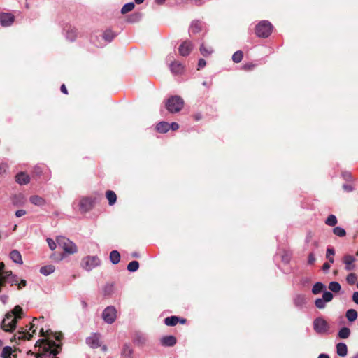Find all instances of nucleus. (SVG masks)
<instances>
[{"label": "nucleus", "instance_id": "nucleus-1", "mask_svg": "<svg viewBox=\"0 0 358 358\" xmlns=\"http://www.w3.org/2000/svg\"><path fill=\"white\" fill-rule=\"evenodd\" d=\"M36 346L43 347L41 353L36 354V358H58L56 357L61 350V344L48 338L39 339Z\"/></svg>", "mask_w": 358, "mask_h": 358}, {"label": "nucleus", "instance_id": "nucleus-2", "mask_svg": "<svg viewBox=\"0 0 358 358\" xmlns=\"http://www.w3.org/2000/svg\"><path fill=\"white\" fill-rule=\"evenodd\" d=\"M4 264L0 262V292L6 284L10 285H17L18 289L25 287L27 282L25 280H19L16 275H13L11 271H4Z\"/></svg>", "mask_w": 358, "mask_h": 358}, {"label": "nucleus", "instance_id": "nucleus-3", "mask_svg": "<svg viewBox=\"0 0 358 358\" xmlns=\"http://www.w3.org/2000/svg\"><path fill=\"white\" fill-rule=\"evenodd\" d=\"M23 315V310L19 306H16L14 309L8 313L1 323V328L5 331H12L16 327V323L18 319H21Z\"/></svg>", "mask_w": 358, "mask_h": 358}, {"label": "nucleus", "instance_id": "nucleus-4", "mask_svg": "<svg viewBox=\"0 0 358 358\" xmlns=\"http://www.w3.org/2000/svg\"><path fill=\"white\" fill-rule=\"evenodd\" d=\"M183 106L184 101L179 96H172L169 97L165 103L166 108L171 113H178L182 110Z\"/></svg>", "mask_w": 358, "mask_h": 358}, {"label": "nucleus", "instance_id": "nucleus-5", "mask_svg": "<svg viewBox=\"0 0 358 358\" xmlns=\"http://www.w3.org/2000/svg\"><path fill=\"white\" fill-rule=\"evenodd\" d=\"M272 30L271 23L267 20H262L257 24L255 33L258 37L267 38L271 35Z\"/></svg>", "mask_w": 358, "mask_h": 358}, {"label": "nucleus", "instance_id": "nucleus-6", "mask_svg": "<svg viewBox=\"0 0 358 358\" xmlns=\"http://www.w3.org/2000/svg\"><path fill=\"white\" fill-rule=\"evenodd\" d=\"M59 247L66 253L74 254L77 252V247L74 243L64 236H58L56 239Z\"/></svg>", "mask_w": 358, "mask_h": 358}, {"label": "nucleus", "instance_id": "nucleus-7", "mask_svg": "<svg viewBox=\"0 0 358 358\" xmlns=\"http://www.w3.org/2000/svg\"><path fill=\"white\" fill-rule=\"evenodd\" d=\"M330 326L322 317H319L313 321V329L318 334H326L329 333Z\"/></svg>", "mask_w": 358, "mask_h": 358}, {"label": "nucleus", "instance_id": "nucleus-8", "mask_svg": "<svg viewBox=\"0 0 358 358\" xmlns=\"http://www.w3.org/2000/svg\"><path fill=\"white\" fill-rule=\"evenodd\" d=\"M100 264L101 261L97 256H87L84 257L81 262L82 267L87 271H92L99 266Z\"/></svg>", "mask_w": 358, "mask_h": 358}, {"label": "nucleus", "instance_id": "nucleus-9", "mask_svg": "<svg viewBox=\"0 0 358 358\" xmlns=\"http://www.w3.org/2000/svg\"><path fill=\"white\" fill-rule=\"evenodd\" d=\"M116 309L113 306H108L102 313L103 320L108 324H112L116 319Z\"/></svg>", "mask_w": 358, "mask_h": 358}, {"label": "nucleus", "instance_id": "nucleus-10", "mask_svg": "<svg viewBox=\"0 0 358 358\" xmlns=\"http://www.w3.org/2000/svg\"><path fill=\"white\" fill-rule=\"evenodd\" d=\"M333 294L329 291H324L322 298H318L315 301V306L319 309H323L326 307V303L330 302L333 299Z\"/></svg>", "mask_w": 358, "mask_h": 358}, {"label": "nucleus", "instance_id": "nucleus-11", "mask_svg": "<svg viewBox=\"0 0 358 358\" xmlns=\"http://www.w3.org/2000/svg\"><path fill=\"white\" fill-rule=\"evenodd\" d=\"M356 259L350 255L343 256L342 262L345 264V269L347 271H352L355 270L356 265L355 264Z\"/></svg>", "mask_w": 358, "mask_h": 358}, {"label": "nucleus", "instance_id": "nucleus-12", "mask_svg": "<svg viewBox=\"0 0 358 358\" xmlns=\"http://www.w3.org/2000/svg\"><path fill=\"white\" fill-rule=\"evenodd\" d=\"M193 49V44L190 41H183L178 48L179 54L182 57L188 56Z\"/></svg>", "mask_w": 358, "mask_h": 358}, {"label": "nucleus", "instance_id": "nucleus-13", "mask_svg": "<svg viewBox=\"0 0 358 358\" xmlns=\"http://www.w3.org/2000/svg\"><path fill=\"white\" fill-rule=\"evenodd\" d=\"M94 199L89 197L83 198L80 201L79 207L82 212H88L92 209L94 206Z\"/></svg>", "mask_w": 358, "mask_h": 358}, {"label": "nucleus", "instance_id": "nucleus-14", "mask_svg": "<svg viewBox=\"0 0 358 358\" xmlns=\"http://www.w3.org/2000/svg\"><path fill=\"white\" fill-rule=\"evenodd\" d=\"M15 17L13 14L8 13H0V23L3 27H10L13 24Z\"/></svg>", "mask_w": 358, "mask_h": 358}, {"label": "nucleus", "instance_id": "nucleus-15", "mask_svg": "<svg viewBox=\"0 0 358 358\" xmlns=\"http://www.w3.org/2000/svg\"><path fill=\"white\" fill-rule=\"evenodd\" d=\"M86 343L92 348H97L101 346L100 335L99 334H92L86 338Z\"/></svg>", "mask_w": 358, "mask_h": 358}, {"label": "nucleus", "instance_id": "nucleus-16", "mask_svg": "<svg viewBox=\"0 0 358 358\" xmlns=\"http://www.w3.org/2000/svg\"><path fill=\"white\" fill-rule=\"evenodd\" d=\"M30 330L31 329H29V327L28 328V326H27L26 328H22V329L15 335V337L19 340H30L33 334L36 332V329H33L32 333H30Z\"/></svg>", "mask_w": 358, "mask_h": 358}, {"label": "nucleus", "instance_id": "nucleus-17", "mask_svg": "<svg viewBox=\"0 0 358 358\" xmlns=\"http://www.w3.org/2000/svg\"><path fill=\"white\" fill-rule=\"evenodd\" d=\"M171 71L173 74H181L184 71V66L178 61H171L169 64Z\"/></svg>", "mask_w": 358, "mask_h": 358}, {"label": "nucleus", "instance_id": "nucleus-18", "mask_svg": "<svg viewBox=\"0 0 358 358\" xmlns=\"http://www.w3.org/2000/svg\"><path fill=\"white\" fill-rule=\"evenodd\" d=\"M15 180L20 185H27L29 182L30 178L29 175L26 174L25 173L20 172L16 175Z\"/></svg>", "mask_w": 358, "mask_h": 358}, {"label": "nucleus", "instance_id": "nucleus-19", "mask_svg": "<svg viewBox=\"0 0 358 358\" xmlns=\"http://www.w3.org/2000/svg\"><path fill=\"white\" fill-rule=\"evenodd\" d=\"M10 259L15 264H22L23 261L22 259V255L20 252L17 250H13L10 252Z\"/></svg>", "mask_w": 358, "mask_h": 358}, {"label": "nucleus", "instance_id": "nucleus-20", "mask_svg": "<svg viewBox=\"0 0 358 358\" xmlns=\"http://www.w3.org/2000/svg\"><path fill=\"white\" fill-rule=\"evenodd\" d=\"M161 343L164 346L171 347L176 343V338L173 336H166L162 338Z\"/></svg>", "mask_w": 358, "mask_h": 358}, {"label": "nucleus", "instance_id": "nucleus-21", "mask_svg": "<svg viewBox=\"0 0 358 358\" xmlns=\"http://www.w3.org/2000/svg\"><path fill=\"white\" fill-rule=\"evenodd\" d=\"M133 341L135 344L141 345L145 343L147 338L145 334L136 332L134 336Z\"/></svg>", "mask_w": 358, "mask_h": 358}, {"label": "nucleus", "instance_id": "nucleus-22", "mask_svg": "<svg viewBox=\"0 0 358 358\" xmlns=\"http://www.w3.org/2000/svg\"><path fill=\"white\" fill-rule=\"evenodd\" d=\"M336 353L340 357H345L348 354V347L344 343H338L336 345Z\"/></svg>", "mask_w": 358, "mask_h": 358}, {"label": "nucleus", "instance_id": "nucleus-23", "mask_svg": "<svg viewBox=\"0 0 358 358\" xmlns=\"http://www.w3.org/2000/svg\"><path fill=\"white\" fill-rule=\"evenodd\" d=\"M294 303L296 307L301 308L306 303V298L303 294H297L294 298Z\"/></svg>", "mask_w": 358, "mask_h": 358}, {"label": "nucleus", "instance_id": "nucleus-24", "mask_svg": "<svg viewBox=\"0 0 358 358\" xmlns=\"http://www.w3.org/2000/svg\"><path fill=\"white\" fill-rule=\"evenodd\" d=\"M201 31V22L199 20L193 21L190 25L189 31L190 34H196Z\"/></svg>", "mask_w": 358, "mask_h": 358}, {"label": "nucleus", "instance_id": "nucleus-25", "mask_svg": "<svg viewBox=\"0 0 358 358\" xmlns=\"http://www.w3.org/2000/svg\"><path fill=\"white\" fill-rule=\"evenodd\" d=\"M133 349L129 344H124L122 349L121 355L123 358H132Z\"/></svg>", "mask_w": 358, "mask_h": 358}, {"label": "nucleus", "instance_id": "nucleus-26", "mask_svg": "<svg viewBox=\"0 0 358 358\" xmlns=\"http://www.w3.org/2000/svg\"><path fill=\"white\" fill-rule=\"evenodd\" d=\"M29 201L32 204L37 206H43L45 204V200L38 195L30 196Z\"/></svg>", "mask_w": 358, "mask_h": 358}, {"label": "nucleus", "instance_id": "nucleus-27", "mask_svg": "<svg viewBox=\"0 0 358 358\" xmlns=\"http://www.w3.org/2000/svg\"><path fill=\"white\" fill-rule=\"evenodd\" d=\"M156 129L159 133H166L170 129L169 123L167 122H160L156 126Z\"/></svg>", "mask_w": 358, "mask_h": 358}, {"label": "nucleus", "instance_id": "nucleus-28", "mask_svg": "<svg viewBox=\"0 0 358 358\" xmlns=\"http://www.w3.org/2000/svg\"><path fill=\"white\" fill-rule=\"evenodd\" d=\"M326 289V286L320 282H316L312 287V293L313 294H318L322 292H324Z\"/></svg>", "mask_w": 358, "mask_h": 358}, {"label": "nucleus", "instance_id": "nucleus-29", "mask_svg": "<svg viewBox=\"0 0 358 358\" xmlns=\"http://www.w3.org/2000/svg\"><path fill=\"white\" fill-rule=\"evenodd\" d=\"M77 37V31L73 27H70L66 30V38L70 41H74Z\"/></svg>", "mask_w": 358, "mask_h": 358}, {"label": "nucleus", "instance_id": "nucleus-30", "mask_svg": "<svg viewBox=\"0 0 358 358\" xmlns=\"http://www.w3.org/2000/svg\"><path fill=\"white\" fill-rule=\"evenodd\" d=\"M106 196L108 201V204L113 206L117 201L116 194L112 190H108L106 192Z\"/></svg>", "mask_w": 358, "mask_h": 358}, {"label": "nucleus", "instance_id": "nucleus-31", "mask_svg": "<svg viewBox=\"0 0 358 358\" xmlns=\"http://www.w3.org/2000/svg\"><path fill=\"white\" fill-rule=\"evenodd\" d=\"M180 317L178 316L167 317L164 319V324L167 326H175L179 322Z\"/></svg>", "mask_w": 358, "mask_h": 358}, {"label": "nucleus", "instance_id": "nucleus-32", "mask_svg": "<svg viewBox=\"0 0 358 358\" xmlns=\"http://www.w3.org/2000/svg\"><path fill=\"white\" fill-rule=\"evenodd\" d=\"M116 36V34L113 32L110 29L105 31L102 35L103 38L107 42H111Z\"/></svg>", "mask_w": 358, "mask_h": 358}, {"label": "nucleus", "instance_id": "nucleus-33", "mask_svg": "<svg viewBox=\"0 0 358 358\" xmlns=\"http://www.w3.org/2000/svg\"><path fill=\"white\" fill-rule=\"evenodd\" d=\"M110 260L113 264H117L120 261V254L117 250H113L110 253Z\"/></svg>", "mask_w": 358, "mask_h": 358}, {"label": "nucleus", "instance_id": "nucleus-34", "mask_svg": "<svg viewBox=\"0 0 358 358\" xmlns=\"http://www.w3.org/2000/svg\"><path fill=\"white\" fill-rule=\"evenodd\" d=\"M357 312L355 309H349L346 311L345 316L349 322H354L357 318Z\"/></svg>", "mask_w": 358, "mask_h": 358}, {"label": "nucleus", "instance_id": "nucleus-35", "mask_svg": "<svg viewBox=\"0 0 358 358\" xmlns=\"http://www.w3.org/2000/svg\"><path fill=\"white\" fill-rule=\"evenodd\" d=\"M350 335V329L348 327H342L338 332V336L341 339L348 338Z\"/></svg>", "mask_w": 358, "mask_h": 358}, {"label": "nucleus", "instance_id": "nucleus-36", "mask_svg": "<svg viewBox=\"0 0 358 358\" xmlns=\"http://www.w3.org/2000/svg\"><path fill=\"white\" fill-rule=\"evenodd\" d=\"M55 266L53 265H47L42 266L40 268V273L44 275H48L55 271Z\"/></svg>", "mask_w": 358, "mask_h": 358}, {"label": "nucleus", "instance_id": "nucleus-37", "mask_svg": "<svg viewBox=\"0 0 358 358\" xmlns=\"http://www.w3.org/2000/svg\"><path fill=\"white\" fill-rule=\"evenodd\" d=\"M141 17L142 14L141 13H134L128 17L127 21L130 23H135L140 21Z\"/></svg>", "mask_w": 358, "mask_h": 358}, {"label": "nucleus", "instance_id": "nucleus-38", "mask_svg": "<svg viewBox=\"0 0 358 358\" xmlns=\"http://www.w3.org/2000/svg\"><path fill=\"white\" fill-rule=\"evenodd\" d=\"M329 289L335 293L340 292L341 287V285L336 281H332L329 284Z\"/></svg>", "mask_w": 358, "mask_h": 358}, {"label": "nucleus", "instance_id": "nucleus-39", "mask_svg": "<svg viewBox=\"0 0 358 358\" xmlns=\"http://www.w3.org/2000/svg\"><path fill=\"white\" fill-rule=\"evenodd\" d=\"M199 50H200L201 55L204 57L209 56L213 52V49L211 47H209L207 48L204 46L203 44L201 45Z\"/></svg>", "mask_w": 358, "mask_h": 358}, {"label": "nucleus", "instance_id": "nucleus-40", "mask_svg": "<svg viewBox=\"0 0 358 358\" xmlns=\"http://www.w3.org/2000/svg\"><path fill=\"white\" fill-rule=\"evenodd\" d=\"M243 57V52L241 50L235 52L232 55V60L235 63H239L241 62Z\"/></svg>", "mask_w": 358, "mask_h": 358}, {"label": "nucleus", "instance_id": "nucleus-41", "mask_svg": "<svg viewBox=\"0 0 358 358\" xmlns=\"http://www.w3.org/2000/svg\"><path fill=\"white\" fill-rule=\"evenodd\" d=\"M139 268V263L138 262L134 260L129 263L127 265V270L129 272H135Z\"/></svg>", "mask_w": 358, "mask_h": 358}, {"label": "nucleus", "instance_id": "nucleus-42", "mask_svg": "<svg viewBox=\"0 0 358 358\" xmlns=\"http://www.w3.org/2000/svg\"><path fill=\"white\" fill-rule=\"evenodd\" d=\"M337 218L334 215H330L325 221V224L330 227H334L337 224Z\"/></svg>", "mask_w": 358, "mask_h": 358}, {"label": "nucleus", "instance_id": "nucleus-43", "mask_svg": "<svg viewBox=\"0 0 358 358\" xmlns=\"http://www.w3.org/2000/svg\"><path fill=\"white\" fill-rule=\"evenodd\" d=\"M134 6L135 5L133 2L125 3L121 9V13L122 14H125L129 11H131L134 9Z\"/></svg>", "mask_w": 358, "mask_h": 358}, {"label": "nucleus", "instance_id": "nucleus-44", "mask_svg": "<svg viewBox=\"0 0 358 358\" xmlns=\"http://www.w3.org/2000/svg\"><path fill=\"white\" fill-rule=\"evenodd\" d=\"M12 352H13V350H12L11 347L6 346L3 348L1 356L2 358H10V357L12 354Z\"/></svg>", "mask_w": 358, "mask_h": 358}, {"label": "nucleus", "instance_id": "nucleus-45", "mask_svg": "<svg viewBox=\"0 0 358 358\" xmlns=\"http://www.w3.org/2000/svg\"><path fill=\"white\" fill-rule=\"evenodd\" d=\"M334 234L338 237H343L346 235L345 230L341 227H336L333 229Z\"/></svg>", "mask_w": 358, "mask_h": 358}, {"label": "nucleus", "instance_id": "nucleus-46", "mask_svg": "<svg viewBox=\"0 0 358 358\" xmlns=\"http://www.w3.org/2000/svg\"><path fill=\"white\" fill-rule=\"evenodd\" d=\"M357 276L354 273H349L346 277V281L350 285H354L357 281Z\"/></svg>", "mask_w": 358, "mask_h": 358}, {"label": "nucleus", "instance_id": "nucleus-47", "mask_svg": "<svg viewBox=\"0 0 358 358\" xmlns=\"http://www.w3.org/2000/svg\"><path fill=\"white\" fill-rule=\"evenodd\" d=\"M113 291V285L111 284H107L103 288V294L105 296H109Z\"/></svg>", "mask_w": 358, "mask_h": 358}, {"label": "nucleus", "instance_id": "nucleus-48", "mask_svg": "<svg viewBox=\"0 0 358 358\" xmlns=\"http://www.w3.org/2000/svg\"><path fill=\"white\" fill-rule=\"evenodd\" d=\"M47 243L48 244V246L51 250H54L57 247V243L54 241L53 239L50 238H47Z\"/></svg>", "mask_w": 358, "mask_h": 358}, {"label": "nucleus", "instance_id": "nucleus-49", "mask_svg": "<svg viewBox=\"0 0 358 358\" xmlns=\"http://www.w3.org/2000/svg\"><path fill=\"white\" fill-rule=\"evenodd\" d=\"M315 257L314 253L311 252L308 256V264L313 265L315 262Z\"/></svg>", "mask_w": 358, "mask_h": 358}, {"label": "nucleus", "instance_id": "nucleus-50", "mask_svg": "<svg viewBox=\"0 0 358 358\" xmlns=\"http://www.w3.org/2000/svg\"><path fill=\"white\" fill-rule=\"evenodd\" d=\"M342 176L343 179L346 181H351L352 180V174L348 171L343 172Z\"/></svg>", "mask_w": 358, "mask_h": 358}, {"label": "nucleus", "instance_id": "nucleus-51", "mask_svg": "<svg viewBox=\"0 0 358 358\" xmlns=\"http://www.w3.org/2000/svg\"><path fill=\"white\" fill-rule=\"evenodd\" d=\"M8 165L6 163H0V174H3L6 171Z\"/></svg>", "mask_w": 358, "mask_h": 358}, {"label": "nucleus", "instance_id": "nucleus-52", "mask_svg": "<svg viewBox=\"0 0 358 358\" xmlns=\"http://www.w3.org/2000/svg\"><path fill=\"white\" fill-rule=\"evenodd\" d=\"M334 255H335V251H334V248H327L326 257H334Z\"/></svg>", "mask_w": 358, "mask_h": 358}, {"label": "nucleus", "instance_id": "nucleus-53", "mask_svg": "<svg viewBox=\"0 0 358 358\" xmlns=\"http://www.w3.org/2000/svg\"><path fill=\"white\" fill-rule=\"evenodd\" d=\"M43 320V317H39V319L34 318L32 322L30 324L29 329H32L37 324V322H39L40 320Z\"/></svg>", "mask_w": 358, "mask_h": 358}, {"label": "nucleus", "instance_id": "nucleus-54", "mask_svg": "<svg viewBox=\"0 0 358 358\" xmlns=\"http://www.w3.org/2000/svg\"><path fill=\"white\" fill-rule=\"evenodd\" d=\"M43 320V317H39V319L34 318L32 322L30 324L29 329H32L37 324V322H39L40 320Z\"/></svg>", "mask_w": 358, "mask_h": 358}, {"label": "nucleus", "instance_id": "nucleus-55", "mask_svg": "<svg viewBox=\"0 0 358 358\" xmlns=\"http://www.w3.org/2000/svg\"><path fill=\"white\" fill-rule=\"evenodd\" d=\"M206 64V62L205 59H200L198 62V70H200L201 69L203 68Z\"/></svg>", "mask_w": 358, "mask_h": 358}, {"label": "nucleus", "instance_id": "nucleus-56", "mask_svg": "<svg viewBox=\"0 0 358 358\" xmlns=\"http://www.w3.org/2000/svg\"><path fill=\"white\" fill-rule=\"evenodd\" d=\"M26 214V211L24 210H17L15 212V216L17 217H21L22 216Z\"/></svg>", "mask_w": 358, "mask_h": 358}, {"label": "nucleus", "instance_id": "nucleus-57", "mask_svg": "<svg viewBox=\"0 0 358 358\" xmlns=\"http://www.w3.org/2000/svg\"><path fill=\"white\" fill-rule=\"evenodd\" d=\"M170 129H172L173 131H176L179 128V124L176 122H172L169 124Z\"/></svg>", "mask_w": 358, "mask_h": 358}, {"label": "nucleus", "instance_id": "nucleus-58", "mask_svg": "<svg viewBox=\"0 0 358 358\" xmlns=\"http://www.w3.org/2000/svg\"><path fill=\"white\" fill-rule=\"evenodd\" d=\"M330 264L328 262H326L322 266V270L324 272H327L330 268Z\"/></svg>", "mask_w": 358, "mask_h": 358}, {"label": "nucleus", "instance_id": "nucleus-59", "mask_svg": "<svg viewBox=\"0 0 358 358\" xmlns=\"http://www.w3.org/2000/svg\"><path fill=\"white\" fill-rule=\"evenodd\" d=\"M343 188L347 192H352L353 190L352 187L350 185L344 184Z\"/></svg>", "mask_w": 358, "mask_h": 358}, {"label": "nucleus", "instance_id": "nucleus-60", "mask_svg": "<svg viewBox=\"0 0 358 358\" xmlns=\"http://www.w3.org/2000/svg\"><path fill=\"white\" fill-rule=\"evenodd\" d=\"M353 301L358 304V292H355L352 295Z\"/></svg>", "mask_w": 358, "mask_h": 358}, {"label": "nucleus", "instance_id": "nucleus-61", "mask_svg": "<svg viewBox=\"0 0 358 358\" xmlns=\"http://www.w3.org/2000/svg\"><path fill=\"white\" fill-rule=\"evenodd\" d=\"M282 259L285 263H289L290 260V256L289 255H285L282 256Z\"/></svg>", "mask_w": 358, "mask_h": 358}, {"label": "nucleus", "instance_id": "nucleus-62", "mask_svg": "<svg viewBox=\"0 0 358 358\" xmlns=\"http://www.w3.org/2000/svg\"><path fill=\"white\" fill-rule=\"evenodd\" d=\"M34 173L36 175L39 176L42 173V170H41V169L39 166H36L34 168Z\"/></svg>", "mask_w": 358, "mask_h": 358}, {"label": "nucleus", "instance_id": "nucleus-63", "mask_svg": "<svg viewBox=\"0 0 358 358\" xmlns=\"http://www.w3.org/2000/svg\"><path fill=\"white\" fill-rule=\"evenodd\" d=\"M60 90H61L62 92H63L64 94H68L67 89H66V87L64 84H62L61 85Z\"/></svg>", "mask_w": 358, "mask_h": 358}, {"label": "nucleus", "instance_id": "nucleus-64", "mask_svg": "<svg viewBox=\"0 0 358 358\" xmlns=\"http://www.w3.org/2000/svg\"><path fill=\"white\" fill-rule=\"evenodd\" d=\"M0 300L3 303H6L8 300V296L6 295H1L0 296Z\"/></svg>", "mask_w": 358, "mask_h": 358}]
</instances>
